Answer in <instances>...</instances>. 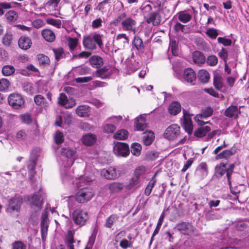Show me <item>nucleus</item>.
<instances>
[{
    "label": "nucleus",
    "instance_id": "52",
    "mask_svg": "<svg viewBox=\"0 0 249 249\" xmlns=\"http://www.w3.org/2000/svg\"><path fill=\"white\" fill-rule=\"evenodd\" d=\"M140 9L143 15L144 19L145 18V16H147L148 14H149L150 12L152 10V7L151 5L150 4H143L141 7L140 8Z\"/></svg>",
    "mask_w": 249,
    "mask_h": 249
},
{
    "label": "nucleus",
    "instance_id": "26",
    "mask_svg": "<svg viewBox=\"0 0 249 249\" xmlns=\"http://www.w3.org/2000/svg\"><path fill=\"white\" fill-rule=\"evenodd\" d=\"M37 158V155L34 154L33 151L31 153L29 163L28 164V168L29 170V173L31 176L33 175L35 173V168L36 167V160Z\"/></svg>",
    "mask_w": 249,
    "mask_h": 249
},
{
    "label": "nucleus",
    "instance_id": "22",
    "mask_svg": "<svg viewBox=\"0 0 249 249\" xmlns=\"http://www.w3.org/2000/svg\"><path fill=\"white\" fill-rule=\"evenodd\" d=\"M75 241L73 239V236L71 231H69L68 235L65 239V244L68 249H74L73 243ZM60 249H65L63 245H61L59 246Z\"/></svg>",
    "mask_w": 249,
    "mask_h": 249
},
{
    "label": "nucleus",
    "instance_id": "64",
    "mask_svg": "<svg viewBox=\"0 0 249 249\" xmlns=\"http://www.w3.org/2000/svg\"><path fill=\"white\" fill-rule=\"evenodd\" d=\"M217 41L219 43L222 44L225 46H231V40L225 37H219Z\"/></svg>",
    "mask_w": 249,
    "mask_h": 249
},
{
    "label": "nucleus",
    "instance_id": "61",
    "mask_svg": "<svg viewBox=\"0 0 249 249\" xmlns=\"http://www.w3.org/2000/svg\"><path fill=\"white\" fill-rule=\"evenodd\" d=\"M145 172V168L143 166H140L135 169L134 178H137V179L140 180V177Z\"/></svg>",
    "mask_w": 249,
    "mask_h": 249
},
{
    "label": "nucleus",
    "instance_id": "34",
    "mask_svg": "<svg viewBox=\"0 0 249 249\" xmlns=\"http://www.w3.org/2000/svg\"><path fill=\"white\" fill-rule=\"evenodd\" d=\"M198 78L202 83H207L209 81L210 74L207 71L201 70L198 72Z\"/></svg>",
    "mask_w": 249,
    "mask_h": 249
},
{
    "label": "nucleus",
    "instance_id": "41",
    "mask_svg": "<svg viewBox=\"0 0 249 249\" xmlns=\"http://www.w3.org/2000/svg\"><path fill=\"white\" fill-rule=\"evenodd\" d=\"M123 184L119 182L112 183L108 186V189L111 193L118 192L123 190Z\"/></svg>",
    "mask_w": 249,
    "mask_h": 249
},
{
    "label": "nucleus",
    "instance_id": "15",
    "mask_svg": "<svg viewBox=\"0 0 249 249\" xmlns=\"http://www.w3.org/2000/svg\"><path fill=\"white\" fill-rule=\"evenodd\" d=\"M18 44L20 49L27 50L31 48L32 42L29 37L22 36L18 39Z\"/></svg>",
    "mask_w": 249,
    "mask_h": 249
},
{
    "label": "nucleus",
    "instance_id": "45",
    "mask_svg": "<svg viewBox=\"0 0 249 249\" xmlns=\"http://www.w3.org/2000/svg\"><path fill=\"white\" fill-rule=\"evenodd\" d=\"M142 146L140 144L135 142L132 144L131 146V153L136 156H138L141 154Z\"/></svg>",
    "mask_w": 249,
    "mask_h": 249
},
{
    "label": "nucleus",
    "instance_id": "12",
    "mask_svg": "<svg viewBox=\"0 0 249 249\" xmlns=\"http://www.w3.org/2000/svg\"><path fill=\"white\" fill-rule=\"evenodd\" d=\"M144 20L148 24L152 23L154 26H157L160 24L161 18L159 12H153L148 14L147 16H145Z\"/></svg>",
    "mask_w": 249,
    "mask_h": 249
},
{
    "label": "nucleus",
    "instance_id": "25",
    "mask_svg": "<svg viewBox=\"0 0 249 249\" xmlns=\"http://www.w3.org/2000/svg\"><path fill=\"white\" fill-rule=\"evenodd\" d=\"M90 112L89 107L87 105L78 106L76 109V113L78 116L84 117L89 115Z\"/></svg>",
    "mask_w": 249,
    "mask_h": 249
},
{
    "label": "nucleus",
    "instance_id": "10",
    "mask_svg": "<svg viewBox=\"0 0 249 249\" xmlns=\"http://www.w3.org/2000/svg\"><path fill=\"white\" fill-rule=\"evenodd\" d=\"M58 103L67 109L72 108L76 105L74 99L72 98L68 99L66 95L64 93L60 94L58 98Z\"/></svg>",
    "mask_w": 249,
    "mask_h": 249
},
{
    "label": "nucleus",
    "instance_id": "44",
    "mask_svg": "<svg viewBox=\"0 0 249 249\" xmlns=\"http://www.w3.org/2000/svg\"><path fill=\"white\" fill-rule=\"evenodd\" d=\"M34 101L35 103L37 105L41 107H47V103L46 102L45 98L41 95H37L34 97Z\"/></svg>",
    "mask_w": 249,
    "mask_h": 249
},
{
    "label": "nucleus",
    "instance_id": "17",
    "mask_svg": "<svg viewBox=\"0 0 249 249\" xmlns=\"http://www.w3.org/2000/svg\"><path fill=\"white\" fill-rule=\"evenodd\" d=\"M101 174L108 179H114L118 177L115 168L112 167L102 170Z\"/></svg>",
    "mask_w": 249,
    "mask_h": 249
},
{
    "label": "nucleus",
    "instance_id": "50",
    "mask_svg": "<svg viewBox=\"0 0 249 249\" xmlns=\"http://www.w3.org/2000/svg\"><path fill=\"white\" fill-rule=\"evenodd\" d=\"M156 182V180L155 179V177H153L151 180L149 182L145 189L144 194L146 196H149L150 195Z\"/></svg>",
    "mask_w": 249,
    "mask_h": 249
},
{
    "label": "nucleus",
    "instance_id": "11",
    "mask_svg": "<svg viewBox=\"0 0 249 249\" xmlns=\"http://www.w3.org/2000/svg\"><path fill=\"white\" fill-rule=\"evenodd\" d=\"M213 113V109L210 107H208L202 109L200 114H197L194 118L195 121L198 124L202 125L205 124V123L202 120V118H206L211 116Z\"/></svg>",
    "mask_w": 249,
    "mask_h": 249
},
{
    "label": "nucleus",
    "instance_id": "36",
    "mask_svg": "<svg viewBox=\"0 0 249 249\" xmlns=\"http://www.w3.org/2000/svg\"><path fill=\"white\" fill-rule=\"evenodd\" d=\"M178 15L179 21L184 23L189 22L192 18V16L185 11H180L178 13Z\"/></svg>",
    "mask_w": 249,
    "mask_h": 249
},
{
    "label": "nucleus",
    "instance_id": "19",
    "mask_svg": "<svg viewBox=\"0 0 249 249\" xmlns=\"http://www.w3.org/2000/svg\"><path fill=\"white\" fill-rule=\"evenodd\" d=\"M115 41L120 48H123L128 44L129 38L125 34H120L117 36Z\"/></svg>",
    "mask_w": 249,
    "mask_h": 249
},
{
    "label": "nucleus",
    "instance_id": "39",
    "mask_svg": "<svg viewBox=\"0 0 249 249\" xmlns=\"http://www.w3.org/2000/svg\"><path fill=\"white\" fill-rule=\"evenodd\" d=\"M119 216L116 214L110 215L106 220L105 226L108 228L112 227L113 225L118 220Z\"/></svg>",
    "mask_w": 249,
    "mask_h": 249
},
{
    "label": "nucleus",
    "instance_id": "4",
    "mask_svg": "<svg viewBox=\"0 0 249 249\" xmlns=\"http://www.w3.org/2000/svg\"><path fill=\"white\" fill-rule=\"evenodd\" d=\"M8 102L14 109H19L24 107L25 101L20 94L13 93L9 95Z\"/></svg>",
    "mask_w": 249,
    "mask_h": 249
},
{
    "label": "nucleus",
    "instance_id": "24",
    "mask_svg": "<svg viewBox=\"0 0 249 249\" xmlns=\"http://www.w3.org/2000/svg\"><path fill=\"white\" fill-rule=\"evenodd\" d=\"M193 59L195 64L201 65L205 63V57L203 53L199 51H195L193 53Z\"/></svg>",
    "mask_w": 249,
    "mask_h": 249
},
{
    "label": "nucleus",
    "instance_id": "2",
    "mask_svg": "<svg viewBox=\"0 0 249 249\" xmlns=\"http://www.w3.org/2000/svg\"><path fill=\"white\" fill-rule=\"evenodd\" d=\"M22 203V198L20 196H15L9 200L6 212L11 214L18 213Z\"/></svg>",
    "mask_w": 249,
    "mask_h": 249
},
{
    "label": "nucleus",
    "instance_id": "53",
    "mask_svg": "<svg viewBox=\"0 0 249 249\" xmlns=\"http://www.w3.org/2000/svg\"><path fill=\"white\" fill-rule=\"evenodd\" d=\"M7 19L10 22L17 20L18 16L17 13L13 10L8 11L5 15Z\"/></svg>",
    "mask_w": 249,
    "mask_h": 249
},
{
    "label": "nucleus",
    "instance_id": "47",
    "mask_svg": "<svg viewBox=\"0 0 249 249\" xmlns=\"http://www.w3.org/2000/svg\"><path fill=\"white\" fill-rule=\"evenodd\" d=\"M13 40L12 35L10 33H6L2 38V43L5 46H10Z\"/></svg>",
    "mask_w": 249,
    "mask_h": 249
},
{
    "label": "nucleus",
    "instance_id": "16",
    "mask_svg": "<svg viewBox=\"0 0 249 249\" xmlns=\"http://www.w3.org/2000/svg\"><path fill=\"white\" fill-rule=\"evenodd\" d=\"M240 113V108L236 106L231 105L226 109L224 115L229 118H236Z\"/></svg>",
    "mask_w": 249,
    "mask_h": 249
},
{
    "label": "nucleus",
    "instance_id": "40",
    "mask_svg": "<svg viewBox=\"0 0 249 249\" xmlns=\"http://www.w3.org/2000/svg\"><path fill=\"white\" fill-rule=\"evenodd\" d=\"M96 76L100 77L102 79H106L110 75V73L108 71V69L107 67H104L96 71Z\"/></svg>",
    "mask_w": 249,
    "mask_h": 249
},
{
    "label": "nucleus",
    "instance_id": "54",
    "mask_svg": "<svg viewBox=\"0 0 249 249\" xmlns=\"http://www.w3.org/2000/svg\"><path fill=\"white\" fill-rule=\"evenodd\" d=\"M46 22L47 24L53 25L58 28H60L61 25V21L60 19L48 18L46 19Z\"/></svg>",
    "mask_w": 249,
    "mask_h": 249
},
{
    "label": "nucleus",
    "instance_id": "23",
    "mask_svg": "<svg viewBox=\"0 0 249 249\" xmlns=\"http://www.w3.org/2000/svg\"><path fill=\"white\" fill-rule=\"evenodd\" d=\"M154 139V133L151 131H145L143 133L142 141L145 145H150Z\"/></svg>",
    "mask_w": 249,
    "mask_h": 249
},
{
    "label": "nucleus",
    "instance_id": "35",
    "mask_svg": "<svg viewBox=\"0 0 249 249\" xmlns=\"http://www.w3.org/2000/svg\"><path fill=\"white\" fill-rule=\"evenodd\" d=\"M211 130V128L208 126H202L196 129L194 133V135L197 137H203Z\"/></svg>",
    "mask_w": 249,
    "mask_h": 249
},
{
    "label": "nucleus",
    "instance_id": "60",
    "mask_svg": "<svg viewBox=\"0 0 249 249\" xmlns=\"http://www.w3.org/2000/svg\"><path fill=\"white\" fill-rule=\"evenodd\" d=\"M206 34L210 38L215 39L218 35L217 30L214 28H210L207 30Z\"/></svg>",
    "mask_w": 249,
    "mask_h": 249
},
{
    "label": "nucleus",
    "instance_id": "62",
    "mask_svg": "<svg viewBox=\"0 0 249 249\" xmlns=\"http://www.w3.org/2000/svg\"><path fill=\"white\" fill-rule=\"evenodd\" d=\"M20 118L22 122L25 124H30L32 122V119L30 114L26 113L20 116Z\"/></svg>",
    "mask_w": 249,
    "mask_h": 249
},
{
    "label": "nucleus",
    "instance_id": "7",
    "mask_svg": "<svg viewBox=\"0 0 249 249\" xmlns=\"http://www.w3.org/2000/svg\"><path fill=\"white\" fill-rule=\"evenodd\" d=\"M113 152L116 155L126 157L130 153L129 146L125 143L117 142L113 147Z\"/></svg>",
    "mask_w": 249,
    "mask_h": 249
},
{
    "label": "nucleus",
    "instance_id": "3",
    "mask_svg": "<svg viewBox=\"0 0 249 249\" xmlns=\"http://www.w3.org/2000/svg\"><path fill=\"white\" fill-rule=\"evenodd\" d=\"M72 218L74 223L80 226L85 225L89 217L87 212L81 209H76L72 213Z\"/></svg>",
    "mask_w": 249,
    "mask_h": 249
},
{
    "label": "nucleus",
    "instance_id": "48",
    "mask_svg": "<svg viewBox=\"0 0 249 249\" xmlns=\"http://www.w3.org/2000/svg\"><path fill=\"white\" fill-rule=\"evenodd\" d=\"M116 127L115 124H110L108 122L103 125V131L106 133H113L115 131Z\"/></svg>",
    "mask_w": 249,
    "mask_h": 249
},
{
    "label": "nucleus",
    "instance_id": "49",
    "mask_svg": "<svg viewBox=\"0 0 249 249\" xmlns=\"http://www.w3.org/2000/svg\"><path fill=\"white\" fill-rule=\"evenodd\" d=\"M15 69L11 65L4 66L2 69V72L4 76H10L14 73Z\"/></svg>",
    "mask_w": 249,
    "mask_h": 249
},
{
    "label": "nucleus",
    "instance_id": "63",
    "mask_svg": "<svg viewBox=\"0 0 249 249\" xmlns=\"http://www.w3.org/2000/svg\"><path fill=\"white\" fill-rule=\"evenodd\" d=\"M55 142L57 144H60L64 141V136L62 133L57 131L54 136Z\"/></svg>",
    "mask_w": 249,
    "mask_h": 249
},
{
    "label": "nucleus",
    "instance_id": "55",
    "mask_svg": "<svg viewBox=\"0 0 249 249\" xmlns=\"http://www.w3.org/2000/svg\"><path fill=\"white\" fill-rule=\"evenodd\" d=\"M12 249H26V245L21 241H16L12 244Z\"/></svg>",
    "mask_w": 249,
    "mask_h": 249
},
{
    "label": "nucleus",
    "instance_id": "27",
    "mask_svg": "<svg viewBox=\"0 0 249 249\" xmlns=\"http://www.w3.org/2000/svg\"><path fill=\"white\" fill-rule=\"evenodd\" d=\"M42 35L43 37L48 42H53L55 38L54 33L49 29L43 30L42 31Z\"/></svg>",
    "mask_w": 249,
    "mask_h": 249
},
{
    "label": "nucleus",
    "instance_id": "38",
    "mask_svg": "<svg viewBox=\"0 0 249 249\" xmlns=\"http://www.w3.org/2000/svg\"><path fill=\"white\" fill-rule=\"evenodd\" d=\"M128 135V132L126 130L121 129L117 131L113 135L115 139L124 140H126Z\"/></svg>",
    "mask_w": 249,
    "mask_h": 249
},
{
    "label": "nucleus",
    "instance_id": "28",
    "mask_svg": "<svg viewBox=\"0 0 249 249\" xmlns=\"http://www.w3.org/2000/svg\"><path fill=\"white\" fill-rule=\"evenodd\" d=\"M181 110V106L177 102L172 103L168 107V111L170 114L173 115H176Z\"/></svg>",
    "mask_w": 249,
    "mask_h": 249
},
{
    "label": "nucleus",
    "instance_id": "30",
    "mask_svg": "<svg viewBox=\"0 0 249 249\" xmlns=\"http://www.w3.org/2000/svg\"><path fill=\"white\" fill-rule=\"evenodd\" d=\"M89 60L90 64L97 68L101 67L103 65V59L99 56H92Z\"/></svg>",
    "mask_w": 249,
    "mask_h": 249
},
{
    "label": "nucleus",
    "instance_id": "20",
    "mask_svg": "<svg viewBox=\"0 0 249 249\" xmlns=\"http://www.w3.org/2000/svg\"><path fill=\"white\" fill-rule=\"evenodd\" d=\"M236 153V150L234 148H231L230 149L225 150L219 153L218 155L215 156V159L216 160L220 159H228L231 156L234 155Z\"/></svg>",
    "mask_w": 249,
    "mask_h": 249
},
{
    "label": "nucleus",
    "instance_id": "1",
    "mask_svg": "<svg viewBox=\"0 0 249 249\" xmlns=\"http://www.w3.org/2000/svg\"><path fill=\"white\" fill-rule=\"evenodd\" d=\"M31 207L30 221L33 225L38 223V217L43 205V201L41 200L40 194H35L28 196Z\"/></svg>",
    "mask_w": 249,
    "mask_h": 249
},
{
    "label": "nucleus",
    "instance_id": "56",
    "mask_svg": "<svg viewBox=\"0 0 249 249\" xmlns=\"http://www.w3.org/2000/svg\"><path fill=\"white\" fill-rule=\"evenodd\" d=\"M235 167V164L232 163L229 165V167L226 169V176L228 179V184L231 185V177L233 173V169Z\"/></svg>",
    "mask_w": 249,
    "mask_h": 249
},
{
    "label": "nucleus",
    "instance_id": "5",
    "mask_svg": "<svg viewBox=\"0 0 249 249\" xmlns=\"http://www.w3.org/2000/svg\"><path fill=\"white\" fill-rule=\"evenodd\" d=\"M92 190L89 188L80 189L76 194V200L80 203H84L89 201L93 196Z\"/></svg>",
    "mask_w": 249,
    "mask_h": 249
},
{
    "label": "nucleus",
    "instance_id": "13",
    "mask_svg": "<svg viewBox=\"0 0 249 249\" xmlns=\"http://www.w3.org/2000/svg\"><path fill=\"white\" fill-rule=\"evenodd\" d=\"M183 125L185 131L189 134H191L193 131V124L191 120V115L189 113L183 109Z\"/></svg>",
    "mask_w": 249,
    "mask_h": 249
},
{
    "label": "nucleus",
    "instance_id": "58",
    "mask_svg": "<svg viewBox=\"0 0 249 249\" xmlns=\"http://www.w3.org/2000/svg\"><path fill=\"white\" fill-rule=\"evenodd\" d=\"M10 85L9 81L6 78L0 79V91H4L7 89Z\"/></svg>",
    "mask_w": 249,
    "mask_h": 249
},
{
    "label": "nucleus",
    "instance_id": "46",
    "mask_svg": "<svg viewBox=\"0 0 249 249\" xmlns=\"http://www.w3.org/2000/svg\"><path fill=\"white\" fill-rule=\"evenodd\" d=\"M38 63L40 65L45 66L50 64L49 58L43 54H39L37 55Z\"/></svg>",
    "mask_w": 249,
    "mask_h": 249
},
{
    "label": "nucleus",
    "instance_id": "51",
    "mask_svg": "<svg viewBox=\"0 0 249 249\" xmlns=\"http://www.w3.org/2000/svg\"><path fill=\"white\" fill-rule=\"evenodd\" d=\"M169 48L171 50L172 53L174 56L178 55V43L174 39L170 40L169 44Z\"/></svg>",
    "mask_w": 249,
    "mask_h": 249
},
{
    "label": "nucleus",
    "instance_id": "31",
    "mask_svg": "<svg viewBox=\"0 0 249 249\" xmlns=\"http://www.w3.org/2000/svg\"><path fill=\"white\" fill-rule=\"evenodd\" d=\"M133 45L137 50L140 52L143 51L144 46L142 40L138 36H135L133 40Z\"/></svg>",
    "mask_w": 249,
    "mask_h": 249
},
{
    "label": "nucleus",
    "instance_id": "21",
    "mask_svg": "<svg viewBox=\"0 0 249 249\" xmlns=\"http://www.w3.org/2000/svg\"><path fill=\"white\" fill-rule=\"evenodd\" d=\"M144 117L140 116L135 120V126L137 130L142 131L147 126Z\"/></svg>",
    "mask_w": 249,
    "mask_h": 249
},
{
    "label": "nucleus",
    "instance_id": "42",
    "mask_svg": "<svg viewBox=\"0 0 249 249\" xmlns=\"http://www.w3.org/2000/svg\"><path fill=\"white\" fill-rule=\"evenodd\" d=\"M75 153V151L74 149L69 147L62 148L61 151V154L68 158H72Z\"/></svg>",
    "mask_w": 249,
    "mask_h": 249
},
{
    "label": "nucleus",
    "instance_id": "6",
    "mask_svg": "<svg viewBox=\"0 0 249 249\" xmlns=\"http://www.w3.org/2000/svg\"><path fill=\"white\" fill-rule=\"evenodd\" d=\"M177 230L184 235H190L194 233L196 230L192 223L182 222L176 226Z\"/></svg>",
    "mask_w": 249,
    "mask_h": 249
},
{
    "label": "nucleus",
    "instance_id": "8",
    "mask_svg": "<svg viewBox=\"0 0 249 249\" xmlns=\"http://www.w3.org/2000/svg\"><path fill=\"white\" fill-rule=\"evenodd\" d=\"M180 134V127L177 124H172L168 126L164 134V137L169 140H174Z\"/></svg>",
    "mask_w": 249,
    "mask_h": 249
},
{
    "label": "nucleus",
    "instance_id": "32",
    "mask_svg": "<svg viewBox=\"0 0 249 249\" xmlns=\"http://www.w3.org/2000/svg\"><path fill=\"white\" fill-rule=\"evenodd\" d=\"M83 44L84 46L88 49L93 50L96 47L94 41L90 36L85 37L83 41Z\"/></svg>",
    "mask_w": 249,
    "mask_h": 249
},
{
    "label": "nucleus",
    "instance_id": "37",
    "mask_svg": "<svg viewBox=\"0 0 249 249\" xmlns=\"http://www.w3.org/2000/svg\"><path fill=\"white\" fill-rule=\"evenodd\" d=\"M222 78L218 75H214L213 77V86L216 89L219 90H222L224 87Z\"/></svg>",
    "mask_w": 249,
    "mask_h": 249
},
{
    "label": "nucleus",
    "instance_id": "59",
    "mask_svg": "<svg viewBox=\"0 0 249 249\" xmlns=\"http://www.w3.org/2000/svg\"><path fill=\"white\" fill-rule=\"evenodd\" d=\"M206 61L209 65L214 66L217 64L218 59L215 55H212L208 56Z\"/></svg>",
    "mask_w": 249,
    "mask_h": 249
},
{
    "label": "nucleus",
    "instance_id": "14",
    "mask_svg": "<svg viewBox=\"0 0 249 249\" xmlns=\"http://www.w3.org/2000/svg\"><path fill=\"white\" fill-rule=\"evenodd\" d=\"M136 24V21L130 17L127 18H125L121 23L123 30L124 31H131L134 30V26Z\"/></svg>",
    "mask_w": 249,
    "mask_h": 249
},
{
    "label": "nucleus",
    "instance_id": "33",
    "mask_svg": "<svg viewBox=\"0 0 249 249\" xmlns=\"http://www.w3.org/2000/svg\"><path fill=\"white\" fill-rule=\"evenodd\" d=\"M141 185V181L137 179V178L133 177L129 182L126 186V188L128 190H136Z\"/></svg>",
    "mask_w": 249,
    "mask_h": 249
},
{
    "label": "nucleus",
    "instance_id": "9",
    "mask_svg": "<svg viewBox=\"0 0 249 249\" xmlns=\"http://www.w3.org/2000/svg\"><path fill=\"white\" fill-rule=\"evenodd\" d=\"M196 79V74L195 71L191 68L185 69L183 72L182 80L194 85Z\"/></svg>",
    "mask_w": 249,
    "mask_h": 249
},
{
    "label": "nucleus",
    "instance_id": "43",
    "mask_svg": "<svg viewBox=\"0 0 249 249\" xmlns=\"http://www.w3.org/2000/svg\"><path fill=\"white\" fill-rule=\"evenodd\" d=\"M53 52L55 56V59L57 61H58L61 59L65 57V54L62 48L53 49Z\"/></svg>",
    "mask_w": 249,
    "mask_h": 249
},
{
    "label": "nucleus",
    "instance_id": "29",
    "mask_svg": "<svg viewBox=\"0 0 249 249\" xmlns=\"http://www.w3.org/2000/svg\"><path fill=\"white\" fill-rule=\"evenodd\" d=\"M82 142L87 145L93 144L96 140V137L92 134H87L83 136L81 139Z\"/></svg>",
    "mask_w": 249,
    "mask_h": 249
},
{
    "label": "nucleus",
    "instance_id": "18",
    "mask_svg": "<svg viewBox=\"0 0 249 249\" xmlns=\"http://www.w3.org/2000/svg\"><path fill=\"white\" fill-rule=\"evenodd\" d=\"M196 174L200 178L206 177L208 174V166L206 162L200 163L197 167Z\"/></svg>",
    "mask_w": 249,
    "mask_h": 249
},
{
    "label": "nucleus",
    "instance_id": "57",
    "mask_svg": "<svg viewBox=\"0 0 249 249\" xmlns=\"http://www.w3.org/2000/svg\"><path fill=\"white\" fill-rule=\"evenodd\" d=\"M126 17V14L125 13H122L112 21L111 24L114 26H117L120 23H122V21L125 19Z\"/></svg>",
    "mask_w": 249,
    "mask_h": 249
}]
</instances>
